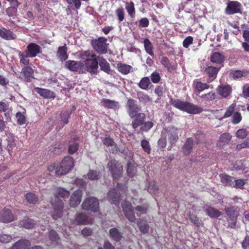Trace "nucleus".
Segmentation results:
<instances>
[{"label": "nucleus", "mask_w": 249, "mask_h": 249, "mask_svg": "<svg viewBox=\"0 0 249 249\" xmlns=\"http://www.w3.org/2000/svg\"><path fill=\"white\" fill-rule=\"evenodd\" d=\"M54 195L55 196V200L52 203L53 210L52 214V217L53 219L56 220L62 216L63 210L64 208V204L62 200L59 199V197H68L70 195L69 191H67L62 188H56L55 189Z\"/></svg>", "instance_id": "obj_1"}, {"label": "nucleus", "mask_w": 249, "mask_h": 249, "mask_svg": "<svg viewBox=\"0 0 249 249\" xmlns=\"http://www.w3.org/2000/svg\"><path fill=\"white\" fill-rule=\"evenodd\" d=\"M171 104L175 107L191 114H199L204 110L202 107L197 105L179 99H171Z\"/></svg>", "instance_id": "obj_2"}, {"label": "nucleus", "mask_w": 249, "mask_h": 249, "mask_svg": "<svg viewBox=\"0 0 249 249\" xmlns=\"http://www.w3.org/2000/svg\"><path fill=\"white\" fill-rule=\"evenodd\" d=\"M74 165L73 158L67 156L61 161L59 166L57 167L55 173L57 175H63L68 174L72 169Z\"/></svg>", "instance_id": "obj_3"}, {"label": "nucleus", "mask_w": 249, "mask_h": 249, "mask_svg": "<svg viewBox=\"0 0 249 249\" xmlns=\"http://www.w3.org/2000/svg\"><path fill=\"white\" fill-rule=\"evenodd\" d=\"M107 168L113 179L122 176L123 167L121 163L118 160L115 159L110 160L107 164Z\"/></svg>", "instance_id": "obj_4"}, {"label": "nucleus", "mask_w": 249, "mask_h": 249, "mask_svg": "<svg viewBox=\"0 0 249 249\" xmlns=\"http://www.w3.org/2000/svg\"><path fill=\"white\" fill-rule=\"evenodd\" d=\"M107 40L105 37H100L91 40V45L94 50L99 54H105L107 52L108 44L107 43Z\"/></svg>", "instance_id": "obj_5"}, {"label": "nucleus", "mask_w": 249, "mask_h": 249, "mask_svg": "<svg viewBox=\"0 0 249 249\" xmlns=\"http://www.w3.org/2000/svg\"><path fill=\"white\" fill-rule=\"evenodd\" d=\"M81 206L84 210L97 212L99 209L98 199L95 197H87L84 200Z\"/></svg>", "instance_id": "obj_6"}, {"label": "nucleus", "mask_w": 249, "mask_h": 249, "mask_svg": "<svg viewBox=\"0 0 249 249\" xmlns=\"http://www.w3.org/2000/svg\"><path fill=\"white\" fill-rule=\"evenodd\" d=\"M127 112L131 118H135L141 110V107L137 104L136 100L128 99L126 103Z\"/></svg>", "instance_id": "obj_7"}, {"label": "nucleus", "mask_w": 249, "mask_h": 249, "mask_svg": "<svg viewBox=\"0 0 249 249\" xmlns=\"http://www.w3.org/2000/svg\"><path fill=\"white\" fill-rule=\"evenodd\" d=\"M19 78L26 83L31 82L34 77V71L30 66H24L20 72Z\"/></svg>", "instance_id": "obj_8"}, {"label": "nucleus", "mask_w": 249, "mask_h": 249, "mask_svg": "<svg viewBox=\"0 0 249 249\" xmlns=\"http://www.w3.org/2000/svg\"><path fill=\"white\" fill-rule=\"evenodd\" d=\"M15 220L14 215L10 209L5 207L0 212V221L3 223H9Z\"/></svg>", "instance_id": "obj_9"}, {"label": "nucleus", "mask_w": 249, "mask_h": 249, "mask_svg": "<svg viewBox=\"0 0 249 249\" xmlns=\"http://www.w3.org/2000/svg\"><path fill=\"white\" fill-rule=\"evenodd\" d=\"M84 66L82 62L74 60H68L65 64V67L71 71L80 72Z\"/></svg>", "instance_id": "obj_10"}, {"label": "nucleus", "mask_w": 249, "mask_h": 249, "mask_svg": "<svg viewBox=\"0 0 249 249\" xmlns=\"http://www.w3.org/2000/svg\"><path fill=\"white\" fill-rule=\"evenodd\" d=\"M83 195V192L80 189L75 191L70 199V205L71 207H76L80 203Z\"/></svg>", "instance_id": "obj_11"}, {"label": "nucleus", "mask_w": 249, "mask_h": 249, "mask_svg": "<svg viewBox=\"0 0 249 249\" xmlns=\"http://www.w3.org/2000/svg\"><path fill=\"white\" fill-rule=\"evenodd\" d=\"M88 72L91 74H95L97 73L98 69V59L97 57L89 61L85 62L84 64Z\"/></svg>", "instance_id": "obj_12"}, {"label": "nucleus", "mask_w": 249, "mask_h": 249, "mask_svg": "<svg viewBox=\"0 0 249 249\" xmlns=\"http://www.w3.org/2000/svg\"><path fill=\"white\" fill-rule=\"evenodd\" d=\"M107 197L111 203L115 205H118L121 200L120 194L118 192L117 189L116 188L110 189L107 193Z\"/></svg>", "instance_id": "obj_13"}, {"label": "nucleus", "mask_w": 249, "mask_h": 249, "mask_svg": "<svg viewBox=\"0 0 249 249\" xmlns=\"http://www.w3.org/2000/svg\"><path fill=\"white\" fill-rule=\"evenodd\" d=\"M216 91L222 98H227L231 93L232 89L229 85L221 84L217 87Z\"/></svg>", "instance_id": "obj_14"}, {"label": "nucleus", "mask_w": 249, "mask_h": 249, "mask_svg": "<svg viewBox=\"0 0 249 249\" xmlns=\"http://www.w3.org/2000/svg\"><path fill=\"white\" fill-rule=\"evenodd\" d=\"M41 47L35 43H30L27 46L25 53H27L30 57H35L41 52Z\"/></svg>", "instance_id": "obj_15"}, {"label": "nucleus", "mask_w": 249, "mask_h": 249, "mask_svg": "<svg viewBox=\"0 0 249 249\" xmlns=\"http://www.w3.org/2000/svg\"><path fill=\"white\" fill-rule=\"evenodd\" d=\"M241 3L237 1H231L228 3L226 9V12L227 14L232 15L240 13Z\"/></svg>", "instance_id": "obj_16"}, {"label": "nucleus", "mask_w": 249, "mask_h": 249, "mask_svg": "<svg viewBox=\"0 0 249 249\" xmlns=\"http://www.w3.org/2000/svg\"><path fill=\"white\" fill-rule=\"evenodd\" d=\"M34 89L35 92L39 94L44 98L53 99L56 97L55 93L53 91L47 89L35 87Z\"/></svg>", "instance_id": "obj_17"}, {"label": "nucleus", "mask_w": 249, "mask_h": 249, "mask_svg": "<svg viewBox=\"0 0 249 249\" xmlns=\"http://www.w3.org/2000/svg\"><path fill=\"white\" fill-rule=\"evenodd\" d=\"M219 69L213 66H208L204 70V72L208 76V82L211 83L216 77Z\"/></svg>", "instance_id": "obj_18"}, {"label": "nucleus", "mask_w": 249, "mask_h": 249, "mask_svg": "<svg viewBox=\"0 0 249 249\" xmlns=\"http://www.w3.org/2000/svg\"><path fill=\"white\" fill-rule=\"evenodd\" d=\"M203 209L206 215L211 218H218L221 215V212L218 210L207 205L203 206Z\"/></svg>", "instance_id": "obj_19"}, {"label": "nucleus", "mask_w": 249, "mask_h": 249, "mask_svg": "<svg viewBox=\"0 0 249 249\" xmlns=\"http://www.w3.org/2000/svg\"><path fill=\"white\" fill-rule=\"evenodd\" d=\"M136 118L132 121V127L135 130H137L139 126H142L143 124V121L145 119V115L143 113H139L135 117Z\"/></svg>", "instance_id": "obj_20"}, {"label": "nucleus", "mask_w": 249, "mask_h": 249, "mask_svg": "<svg viewBox=\"0 0 249 249\" xmlns=\"http://www.w3.org/2000/svg\"><path fill=\"white\" fill-rule=\"evenodd\" d=\"M0 36L6 40H14L17 37L13 32L5 28H0Z\"/></svg>", "instance_id": "obj_21"}, {"label": "nucleus", "mask_w": 249, "mask_h": 249, "mask_svg": "<svg viewBox=\"0 0 249 249\" xmlns=\"http://www.w3.org/2000/svg\"><path fill=\"white\" fill-rule=\"evenodd\" d=\"M123 233L121 232L117 228H111L109 231V235L110 238L116 242H120L123 237Z\"/></svg>", "instance_id": "obj_22"}, {"label": "nucleus", "mask_w": 249, "mask_h": 249, "mask_svg": "<svg viewBox=\"0 0 249 249\" xmlns=\"http://www.w3.org/2000/svg\"><path fill=\"white\" fill-rule=\"evenodd\" d=\"M31 246L30 242L26 239H20L16 242L10 249H28Z\"/></svg>", "instance_id": "obj_23"}, {"label": "nucleus", "mask_w": 249, "mask_h": 249, "mask_svg": "<svg viewBox=\"0 0 249 249\" xmlns=\"http://www.w3.org/2000/svg\"><path fill=\"white\" fill-rule=\"evenodd\" d=\"M36 224V221L28 217H25L22 220L19 222V226L26 229H32L34 228Z\"/></svg>", "instance_id": "obj_24"}, {"label": "nucleus", "mask_w": 249, "mask_h": 249, "mask_svg": "<svg viewBox=\"0 0 249 249\" xmlns=\"http://www.w3.org/2000/svg\"><path fill=\"white\" fill-rule=\"evenodd\" d=\"M193 87L195 92L198 93L210 88V85L208 84L202 83L197 80L193 81Z\"/></svg>", "instance_id": "obj_25"}, {"label": "nucleus", "mask_w": 249, "mask_h": 249, "mask_svg": "<svg viewBox=\"0 0 249 249\" xmlns=\"http://www.w3.org/2000/svg\"><path fill=\"white\" fill-rule=\"evenodd\" d=\"M194 145V141L192 138H187L182 147V151L185 155H189L192 152Z\"/></svg>", "instance_id": "obj_26"}, {"label": "nucleus", "mask_w": 249, "mask_h": 249, "mask_svg": "<svg viewBox=\"0 0 249 249\" xmlns=\"http://www.w3.org/2000/svg\"><path fill=\"white\" fill-rule=\"evenodd\" d=\"M97 58L98 59V64L100 67L101 70L107 73H109L111 71V68L107 60L102 56H98Z\"/></svg>", "instance_id": "obj_27"}, {"label": "nucleus", "mask_w": 249, "mask_h": 249, "mask_svg": "<svg viewBox=\"0 0 249 249\" xmlns=\"http://www.w3.org/2000/svg\"><path fill=\"white\" fill-rule=\"evenodd\" d=\"M67 50L68 48L66 45L58 47L56 52V56L60 61H64L68 59V54L67 53Z\"/></svg>", "instance_id": "obj_28"}, {"label": "nucleus", "mask_w": 249, "mask_h": 249, "mask_svg": "<svg viewBox=\"0 0 249 249\" xmlns=\"http://www.w3.org/2000/svg\"><path fill=\"white\" fill-rule=\"evenodd\" d=\"M101 104L102 106L109 109H115L119 106V102L105 98L102 99Z\"/></svg>", "instance_id": "obj_29"}, {"label": "nucleus", "mask_w": 249, "mask_h": 249, "mask_svg": "<svg viewBox=\"0 0 249 249\" xmlns=\"http://www.w3.org/2000/svg\"><path fill=\"white\" fill-rule=\"evenodd\" d=\"M75 219L79 225H86L89 223L88 216L83 213H77L75 215Z\"/></svg>", "instance_id": "obj_30"}, {"label": "nucleus", "mask_w": 249, "mask_h": 249, "mask_svg": "<svg viewBox=\"0 0 249 249\" xmlns=\"http://www.w3.org/2000/svg\"><path fill=\"white\" fill-rule=\"evenodd\" d=\"M221 182L225 186L232 187L233 185V177L226 174H220Z\"/></svg>", "instance_id": "obj_31"}, {"label": "nucleus", "mask_w": 249, "mask_h": 249, "mask_svg": "<svg viewBox=\"0 0 249 249\" xmlns=\"http://www.w3.org/2000/svg\"><path fill=\"white\" fill-rule=\"evenodd\" d=\"M125 8L128 16L131 18H134L136 16V9L134 3L132 1L126 2L125 3Z\"/></svg>", "instance_id": "obj_32"}, {"label": "nucleus", "mask_w": 249, "mask_h": 249, "mask_svg": "<svg viewBox=\"0 0 249 249\" xmlns=\"http://www.w3.org/2000/svg\"><path fill=\"white\" fill-rule=\"evenodd\" d=\"M97 56L93 51L90 50L84 51L80 53V57L85 60L84 62L89 61Z\"/></svg>", "instance_id": "obj_33"}, {"label": "nucleus", "mask_w": 249, "mask_h": 249, "mask_svg": "<svg viewBox=\"0 0 249 249\" xmlns=\"http://www.w3.org/2000/svg\"><path fill=\"white\" fill-rule=\"evenodd\" d=\"M118 71L121 73L126 75L128 74L131 69L132 68V66L127 64H124L121 62H119L117 64Z\"/></svg>", "instance_id": "obj_34"}, {"label": "nucleus", "mask_w": 249, "mask_h": 249, "mask_svg": "<svg viewBox=\"0 0 249 249\" xmlns=\"http://www.w3.org/2000/svg\"><path fill=\"white\" fill-rule=\"evenodd\" d=\"M144 49L146 52L150 56H154V53L153 51V46L150 41V40L148 38L144 39L143 41Z\"/></svg>", "instance_id": "obj_35"}, {"label": "nucleus", "mask_w": 249, "mask_h": 249, "mask_svg": "<svg viewBox=\"0 0 249 249\" xmlns=\"http://www.w3.org/2000/svg\"><path fill=\"white\" fill-rule=\"evenodd\" d=\"M138 99L140 102L146 104L152 101L151 98L146 93L139 91L137 92Z\"/></svg>", "instance_id": "obj_36"}, {"label": "nucleus", "mask_w": 249, "mask_h": 249, "mask_svg": "<svg viewBox=\"0 0 249 249\" xmlns=\"http://www.w3.org/2000/svg\"><path fill=\"white\" fill-rule=\"evenodd\" d=\"M18 55L19 56L20 63L21 64L25 65V66H28L30 62L29 59L30 56H29L27 53H24L21 51L18 52Z\"/></svg>", "instance_id": "obj_37"}, {"label": "nucleus", "mask_w": 249, "mask_h": 249, "mask_svg": "<svg viewBox=\"0 0 249 249\" xmlns=\"http://www.w3.org/2000/svg\"><path fill=\"white\" fill-rule=\"evenodd\" d=\"M49 237L52 242V244L56 245L60 238L57 233L53 230H51L49 232Z\"/></svg>", "instance_id": "obj_38"}, {"label": "nucleus", "mask_w": 249, "mask_h": 249, "mask_svg": "<svg viewBox=\"0 0 249 249\" xmlns=\"http://www.w3.org/2000/svg\"><path fill=\"white\" fill-rule=\"evenodd\" d=\"M87 176L89 179L95 180L99 179L102 177V174L99 171L89 170V172L87 174Z\"/></svg>", "instance_id": "obj_39"}, {"label": "nucleus", "mask_w": 249, "mask_h": 249, "mask_svg": "<svg viewBox=\"0 0 249 249\" xmlns=\"http://www.w3.org/2000/svg\"><path fill=\"white\" fill-rule=\"evenodd\" d=\"M211 61L217 64H221L224 60V56L219 52H214L211 57Z\"/></svg>", "instance_id": "obj_40"}, {"label": "nucleus", "mask_w": 249, "mask_h": 249, "mask_svg": "<svg viewBox=\"0 0 249 249\" xmlns=\"http://www.w3.org/2000/svg\"><path fill=\"white\" fill-rule=\"evenodd\" d=\"M101 140L103 144L107 147L116 145L114 140L108 134H106L105 137L101 138Z\"/></svg>", "instance_id": "obj_41"}, {"label": "nucleus", "mask_w": 249, "mask_h": 249, "mask_svg": "<svg viewBox=\"0 0 249 249\" xmlns=\"http://www.w3.org/2000/svg\"><path fill=\"white\" fill-rule=\"evenodd\" d=\"M150 80L148 77H144L141 79L138 84L139 87L142 89L146 90L150 85Z\"/></svg>", "instance_id": "obj_42"}, {"label": "nucleus", "mask_w": 249, "mask_h": 249, "mask_svg": "<svg viewBox=\"0 0 249 249\" xmlns=\"http://www.w3.org/2000/svg\"><path fill=\"white\" fill-rule=\"evenodd\" d=\"M160 63L169 71H172L175 69V68L171 65L168 58L166 56L161 57Z\"/></svg>", "instance_id": "obj_43"}, {"label": "nucleus", "mask_w": 249, "mask_h": 249, "mask_svg": "<svg viewBox=\"0 0 249 249\" xmlns=\"http://www.w3.org/2000/svg\"><path fill=\"white\" fill-rule=\"evenodd\" d=\"M200 98H202L205 103L209 102L210 101H213L216 98V94L214 92H209L207 94H202L200 96Z\"/></svg>", "instance_id": "obj_44"}, {"label": "nucleus", "mask_w": 249, "mask_h": 249, "mask_svg": "<svg viewBox=\"0 0 249 249\" xmlns=\"http://www.w3.org/2000/svg\"><path fill=\"white\" fill-rule=\"evenodd\" d=\"M71 111L64 110L61 112L60 114V120L65 124L69 123V118L71 114Z\"/></svg>", "instance_id": "obj_45"}, {"label": "nucleus", "mask_w": 249, "mask_h": 249, "mask_svg": "<svg viewBox=\"0 0 249 249\" xmlns=\"http://www.w3.org/2000/svg\"><path fill=\"white\" fill-rule=\"evenodd\" d=\"M79 145L77 142H70L68 146V153L72 155L76 153L78 150Z\"/></svg>", "instance_id": "obj_46"}, {"label": "nucleus", "mask_w": 249, "mask_h": 249, "mask_svg": "<svg viewBox=\"0 0 249 249\" xmlns=\"http://www.w3.org/2000/svg\"><path fill=\"white\" fill-rule=\"evenodd\" d=\"M115 13L119 22H121L124 19L125 12L123 7L116 9Z\"/></svg>", "instance_id": "obj_47"}, {"label": "nucleus", "mask_w": 249, "mask_h": 249, "mask_svg": "<svg viewBox=\"0 0 249 249\" xmlns=\"http://www.w3.org/2000/svg\"><path fill=\"white\" fill-rule=\"evenodd\" d=\"M188 217L190 221L193 223L196 227L199 228L201 226L202 222L197 216L190 213L188 214Z\"/></svg>", "instance_id": "obj_48"}, {"label": "nucleus", "mask_w": 249, "mask_h": 249, "mask_svg": "<svg viewBox=\"0 0 249 249\" xmlns=\"http://www.w3.org/2000/svg\"><path fill=\"white\" fill-rule=\"evenodd\" d=\"M138 226L140 231L143 234L147 233L149 230V226L146 222H142L141 221L138 222Z\"/></svg>", "instance_id": "obj_49"}, {"label": "nucleus", "mask_w": 249, "mask_h": 249, "mask_svg": "<svg viewBox=\"0 0 249 249\" xmlns=\"http://www.w3.org/2000/svg\"><path fill=\"white\" fill-rule=\"evenodd\" d=\"M236 107L235 104H231L227 108L225 113L224 114L223 118H229L233 114Z\"/></svg>", "instance_id": "obj_50"}, {"label": "nucleus", "mask_w": 249, "mask_h": 249, "mask_svg": "<svg viewBox=\"0 0 249 249\" xmlns=\"http://www.w3.org/2000/svg\"><path fill=\"white\" fill-rule=\"evenodd\" d=\"M154 124L151 121H143V124L140 127V131L141 132H148L153 126Z\"/></svg>", "instance_id": "obj_51"}, {"label": "nucleus", "mask_w": 249, "mask_h": 249, "mask_svg": "<svg viewBox=\"0 0 249 249\" xmlns=\"http://www.w3.org/2000/svg\"><path fill=\"white\" fill-rule=\"evenodd\" d=\"M27 202L30 204H35L38 200L37 196L33 193H28L25 196Z\"/></svg>", "instance_id": "obj_52"}, {"label": "nucleus", "mask_w": 249, "mask_h": 249, "mask_svg": "<svg viewBox=\"0 0 249 249\" xmlns=\"http://www.w3.org/2000/svg\"><path fill=\"white\" fill-rule=\"evenodd\" d=\"M231 139V135L229 133L221 134L219 138V142L224 144H228Z\"/></svg>", "instance_id": "obj_53"}, {"label": "nucleus", "mask_w": 249, "mask_h": 249, "mask_svg": "<svg viewBox=\"0 0 249 249\" xmlns=\"http://www.w3.org/2000/svg\"><path fill=\"white\" fill-rule=\"evenodd\" d=\"M242 120L241 114L239 111L235 112L231 117V122L234 124H238Z\"/></svg>", "instance_id": "obj_54"}, {"label": "nucleus", "mask_w": 249, "mask_h": 249, "mask_svg": "<svg viewBox=\"0 0 249 249\" xmlns=\"http://www.w3.org/2000/svg\"><path fill=\"white\" fill-rule=\"evenodd\" d=\"M126 172L128 176L131 178H132L136 174V169L130 161L127 163Z\"/></svg>", "instance_id": "obj_55"}, {"label": "nucleus", "mask_w": 249, "mask_h": 249, "mask_svg": "<svg viewBox=\"0 0 249 249\" xmlns=\"http://www.w3.org/2000/svg\"><path fill=\"white\" fill-rule=\"evenodd\" d=\"M141 145L143 151L148 154L151 153V146L149 142L146 140H142L141 141Z\"/></svg>", "instance_id": "obj_56"}, {"label": "nucleus", "mask_w": 249, "mask_h": 249, "mask_svg": "<svg viewBox=\"0 0 249 249\" xmlns=\"http://www.w3.org/2000/svg\"><path fill=\"white\" fill-rule=\"evenodd\" d=\"M232 187L236 189H243L244 186L246 184V180L244 179H238L234 180Z\"/></svg>", "instance_id": "obj_57"}, {"label": "nucleus", "mask_w": 249, "mask_h": 249, "mask_svg": "<svg viewBox=\"0 0 249 249\" xmlns=\"http://www.w3.org/2000/svg\"><path fill=\"white\" fill-rule=\"evenodd\" d=\"M168 132L169 133L168 135V139L171 145V147H172V145L174 144L178 140V137L177 133L176 132L172 133L170 131H168Z\"/></svg>", "instance_id": "obj_58"}, {"label": "nucleus", "mask_w": 249, "mask_h": 249, "mask_svg": "<svg viewBox=\"0 0 249 249\" xmlns=\"http://www.w3.org/2000/svg\"><path fill=\"white\" fill-rule=\"evenodd\" d=\"M225 211L228 217L238 216V213L233 207H226Z\"/></svg>", "instance_id": "obj_59"}, {"label": "nucleus", "mask_w": 249, "mask_h": 249, "mask_svg": "<svg viewBox=\"0 0 249 249\" xmlns=\"http://www.w3.org/2000/svg\"><path fill=\"white\" fill-rule=\"evenodd\" d=\"M248 135V131L245 128H241L238 129L236 133V136L238 139H243L245 138Z\"/></svg>", "instance_id": "obj_60"}, {"label": "nucleus", "mask_w": 249, "mask_h": 249, "mask_svg": "<svg viewBox=\"0 0 249 249\" xmlns=\"http://www.w3.org/2000/svg\"><path fill=\"white\" fill-rule=\"evenodd\" d=\"M17 119V123L19 125H22L26 122V117L24 114L20 112H18L16 114Z\"/></svg>", "instance_id": "obj_61"}, {"label": "nucleus", "mask_w": 249, "mask_h": 249, "mask_svg": "<svg viewBox=\"0 0 249 249\" xmlns=\"http://www.w3.org/2000/svg\"><path fill=\"white\" fill-rule=\"evenodd\" d=\"M194 137L195 138V142L196 144H198L201 142V140H202L204 138V134L202 131L201 130H198L194 135Z\"/></svg>", "instance_id": "obj_62"}, {"label": "nucleus", "mask_w": 249, "mask_h": 249, "mask_svg": "<svg viewBox=\"0 0 249 249\" xmlns=\"http://www.w3.org/2000/svg\"><path fill=\"white\" fill-rule=\"evenodd\" d=\"M122 208L123 210L124 213H126L128 212L133 210V208L132 205V204L129 201H124L123 205Z\"/></svg>", "instance_id": "obj_63"}, {"label": "nucleus", "mask_w": 249, "mask_h": 249, "mask_svg": "<svg viewBox=\"0 0 249 249\" xmlns=\"http://www.w3.org/2000/svg\"><path fill=\"white\" fill-rule=\"evenodd\" d=\"M149 25V21L147 18H141L138 22L139 28H146Z\"/></svg>", "instance_id": "obj_64"}]
</instances>
